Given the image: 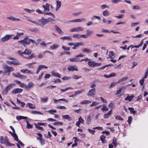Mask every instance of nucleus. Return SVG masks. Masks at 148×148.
Segmentation results:
<instances>
[{
    "label": "nucleus",
    "mask_w": 148,
    "mask_h": 148,
    "mask_svg": "<svg viewBox=\"0 0 148 148\" xmlns=\"http://www.w3.org/2000/svg\"><path fill=\"white\" fill-rule=\"evenodd\" d=\"M28 36H26L23 40L18 41V42L21 44H23V46L25 47V44L27 45H29L30 44V42H31L33 44H35L36 45H37L41 41V40L40 39H38L37 40V42H36L33 40L31 39H28Z\"/></svg>",
    "instance_id": "f257e3e1"
},
{
    "label": "nucleus",
    "mask_w": 148,
    "mask_h": 148,
    "mask_svg": "<svg viewBox=\"0 0 148 148\" xmlns=\"http://www.w3.org/2000/svg\"><path fill=\"white\" fill-rule=\"evenodd\" d=\"M3 69H5L3 73L4 75H9L10 74L11 71L14 70V69L13 67H9L7 65H5Z\"/></svg>",
    "instance_id": "f03ea898"
},
{
    "label": "nucleus",
    "mask_w": 148,
    "mask_h": 148,
    "mask_svg": "<svg viewBox=\"0 0 148 148\" xmlns=\"http://www.w3.org/2000/svg\"><path fill=\"white\" fill-rule=\"evenodd\" d=\"M12 87V84L8 85L5 88V89L3 90L2 92V94L4 95H5L7 94V93L9 90H10Z\"/></svg>",
    "instance_id": "7ed1b4c3"
},
{
    "label": "nucleus",
    "mask_w": 148,
    "mask_h": 148,
    "mask_svg": "<svg viewBox=\"0 0 148 148\" xmlns=\"http://www.w3.org/2000/svg\"><path fill=\"white\" fill-rule=\"evenodd\" d=\"M95 88H92L90 90L88 91L87 95L89 97H92L94 96L95 93Z\"/></svg>",
    "instance_id": "20e7f679"
},
{
    "label": "nucleus",
    "mask_w": 148,
    "mask_h": 148,
    "mask_svg": "<svg viewBox=\"0 0 148 148\" xmlns=\"http://www.w3.org/2000/svg\"><path fill=\"white\" fill-rule=\"evenodd\" d=\"M34 84L32 82H29L27 85H26L25 89L27 90H29L32 89L34 86Z\"/></svg>",
    "instance_id": "39448f33"
},
{
    "label": "nucleus",
    "mask_w": 148,
    "mask_h": 148,
    "mask_svg": "<svg viewBox=\"0 0 148 148\" xmlns=\"http://www.w3.org/2000/svg\"><path fill=\"white\" fill-rule=\"evenodd\" d=\"M83 29L81 27H77L73 28L70 29V32H79V31H82Z\"/></svg>",
    "instance_id": "423d86ee"
},
{
    "label": "nucleus",
    "mask_w": 148,
    "mask_h": 148,
    "mask_svg": "<svg viewBox=\"0 0 148 148\" xmlns=\"http://www.w3.org/2000/svg\"><path fill=\"white\" fill-rule=\"evenodd\" d=\"M9 141V140L7 136H5L4 138H3L2 136H1L0 138V143L4 144H5L8 141Z\"/></svg>",
    "instance_id": "0eeeda50"
},
{
    "label": "nucleus",
    "mask_w": 148,
    "mask_h": 148,
    "mask_svg": "<svg viewBox=\"0 0 148 148\" xmlns=\"http://www.w3.org/2000/svg\"><path fill=\"white\" fill-rule=\"evenodd\" d=\"M12 35H5L1 39V41L3 42L8 41L11 37Z\"/></svg>",
    "instance_id": "6e6552de"
},
{
    "label": "nucleus",
    "mask_w": 148,
    "mask_h": 148,
    "mask_svg": "<svg viewBox=\"0 0 148 148\" xmlns=\"http://www.w3.org/2000/svg\"><path fill=\"white\" fill-rule=\"evenodd\" d=\"M47 19L44 17H42L40 19L38 20V22L42 25H45L47 24Z\"/></svg>",
    "instance_id": "1a4fd4ad"
},
{
    "label": "nucleus",
    "mask_w": 148,
    "mask_h": 148,
    "mask_svg": "<svg viewBox=\"0 0 148 148\" xmlns=\"http://www.w3.org/2000/svg\"><path fill=\"white\" fill-rule=\"evenodd\" d=\"M143 44V40H142V41H141L140 43L137 45H134V46H133L132 45H131L130 46H129L127 48V50H129L130 49V47H132V48H138L139 47H141Z\"/></svg>",
    "instance_id": "9d476101"
},
{
    "label": "nucleus",
    "mask_w": 148,
    "mask_h": 148,
    "mask_svg": "<svg viewBox=\"0 0 148 148\" xmlns=\"http://www.w3.org/2000/svg\"><path fill=\"white\" fill-rule=\"evenodd\" d=\"M23 90L22 89L20 88H16L14 89L12 93L13 94H16L18 93H20L22 92Z\"/></svg>",
    "instance_id": "9b49d317"
},
{
    "label": "nucleus",
    "mask_w": 148,
    "mask_h": 148,
    "mask_svg": "<svg viewBox=\"0 0 148 148\" xmlns=\"http://www.w3.org/2000/svg\"><path fill=\"white\" fill-rule=\"evenodd\" d=\"M47 68L48 67L42 65H39L38 67L36 72V73L37 74H38L41 70L43 68L47 69Z\"/></svg>",
    "instance_id": "f8f14e48"
},
{
    "label": "nucleus",
    "mask_w": 148,
    "mask_h": 148,
    "mask_svg": "<svg viewBox=\"0 0 148 148\" xmlns=\"http://www.w3.org/2000/svg\"><path fill=\"white\" fill-rule=\"evenodd\" d=\"M47 68L48 67L42 65H39L38 67L36 72V73L37 74H38L41 70L43 68L47 69Z\"/></svg>",
    "instance_id": "ddd939ff"
},
{
    "label": "nucleus",
    "mask_w": 148,
    "mask_h": 148,
    "mask_svg": "<svg viewBox=\"0 0 148 148\" xmlns=\"http://www.w3.org/2000/svg\"><path fill=\"white\" fill-rule=\"evenodd\" d=\"M127 97L124 99L125 100L129 101H131L133 99L134 97V95H132L129 96V94H127Z\"/></svg>",
    "instance_id": "4468645a"
},
{
    "label": "nucleus",
    "mask_w": 148,
    "mask_h": 148,
    "mask_svg": "<svg viewBox=\"0 0 148 148\" xmlns=\"http://www.w3.org/2000/svg\"><path fill=\"white\" fill-rule=\"evenodd\" d=\"M44 8V10H46L47 12L49 11V4L48 3H46L45 5H43L42 6Z\"/></svg>",
    "instance_id": "2eb2a0df"
},
{
    "label": "nucleus",
    "mask_w": 148,
    "mask_h": 148,
    "mask_svg": "<svg viewBox=\"0 0 148 148\" xmlns=\"http://www.w3.org/2000/svg\"><path fill=\"white\" fill-rule=\"evenodd\" d=\"M7 63L8 64L11 65L12 64H13L14 65H20L21 64L19 62H16V61H8L7 62Z\"/></svg>",
    "instance_id": "dca6fc26"
},
{
    "label": "nucleus",
    "mask_w": 148,
    "mask_h": 148,
    "mask_svg": "<svg viewBox=\"0 0 148 148\" xmlns=\"http://www.w3.org/2000/svg\"><path fill=\"white\" fill-rule=\"evenodd\" d=\"M70 71H78V69L75 68L73 66H69L67 68Z\"/></svg>",
    "instance_id": "f3484780"
},
{
    "label": "nucleus",
    "mask_w": 148,
    "mask_h": 148,
    "mask_svg": "<svg viewBox=\"0 0 148 148\" xmlns=\"http://www.w3.org/2000/svg\"><path fill=\"white\" fill-rule=\"evenodd\" d=\"M81 60H80L79 58L77 57L74 58H71L70 59V61L71 62H80Z\"/></svg>",
    "instance_id": "a211bd4d"
},
{
    "label": "nucleus",
    "mask_w": 148,
    "mask_h": 148,
    "mask_svg": "<svg viewBox=\"0 0 148 148\" xmlns=\"http://www.w3.org/2000/svg\"><path fill=\"white\" fill-rule=\"evenodd\" d=\"M126 89V88L125 86H122L121 87L120 89L117 90L116 92L115 93V94L117 95H118L119 94V93L120 92H121L122 91H124V90H125Z\"/></svg>",
    "instance_id": "6ab92c4d"
},
{
    "label": "nucleus",
    "mask_w": 148,
    "mask_h": 148,
    "mask_svg": "<svg viewBox=\"0 0 148 148\" xmlns=\"http://www.w3.org/2000/svg\"><path fill=\"white\" fill-rule=\"evenodd\" d=\"M23 33H17L16 35L13 37V39L17 40L19 39V37L21 35L23 34Z\"/></svg>",
    "instance_id": "aec40b11"
},
{
    "label": "nucleus",
    "mask_w": 148,
    "mask_h": 148,
    "mask_svg": "<svg viewBox=\"0 0 148 148\" xmlns=\"http://www.w3.org/2000/svg\"><path fill=\"white\" fill-rule=\"evenodd\" d=\"M55 30L60 34H62L63 32L62 31L61 29L58 27L57 25H55Z\"/></svg>",
    "instance_id": "412c9836"
},
{
    "label": "nucleus",
    "mask_w": 148,
    "mask_h": 148,
    "mask_svg": "<svg viewBox=\"0 0 148 148\" xmlns=\"http://www.w3.org/2000/svg\"><path fill=\"white\" fill-rule=\"evenodd\" d=\"M60 39L63 40H67L70 41L72 40V38L70 36H66L62 37L60 38Z\"/></svg>",
    "instance_id": "4be33fe9"
},
{
    "label": "nucleus",
    "mask_w": 148,
    "mask_h": 148,
    "mask_svg": "<svg viewBox=\"0 0 148 148\" xmlns=\"http://www.w3.org/2000/svg\"><path fill=\"white\" fill-rule=\"evenodd\" d=\"M23 53L24 54L30 55L32 53V51L29 49H26L25 51L23 52Z\"/></svg>",
    "instance_id": "5701e85b"
},
{
    "label": "nucleus",
    "mask_w": 148,
    "mask_h": 148,
    "mask_svg": "<svg viewBox=\"0 0 148 148\" xmlns=\"http://www.w3.org/2000/svg\"><path fill=\"white\" fill-rule=\"evenodd\" d=\"M112 109H111L108 113L107 114H105L104 115V118H108L109 116L111 114L112 112Z\"/></svg>",
    "instance_id": "b1692460"
},
{
    "label": "nucleus",
    "mask_w": 148,
    "mask_h": 148,
    "mask_svg": "<svg viewBox=\"0 0 148 148\" xmlns=\"http://www.w3.org/2000/svg\"><path fill=\"white\" fill-rule=\"evenodd\" d=\"M47 24L49 22H51L52 23H53V22L55 21V19L52 18L51 17H49L47 19Z\"/></svg>",
    "instance_id": "393cba45"
},
{
    "label": "nucleus",
    "mask_w": 148,
    "mask_h": 148,
    "mask_svg": "<svg viewBox=\"0 0 148 148\" xmlns=\"http://www.w3.org/2000/svg\"><path fill=\"white\" fill-rule=\"evenodd\" d=\"M110 54L108 56L111 59H114L115 57L114 53L112 51H110L109 52Z\"/></svg>",
    "instance_id": "a878e982"
},
{
    "label": "nucleus",
    "mask_w": 148,
    "mask_h": 148,
    "mask_svg": "<svg viewBox=\"0 0 148 148\" xmlns=\"http://www.w3.org/2000/svg\"><path fill=\"white\" fill-rule=\"evenodd\" d=\"M62 118H64V119L68 120L69 121H71V117H70L69 115H62Z\"/></svg>",
    "instance_id": "bb28decb"
},
{
    "label": "nucleus",
    "mask_w": 148,
    "mask_h": 148,
    "mask_svg": "<svg viewBox=\"0 0 148 148\" xmlns=\"http://www.w3.org/2000/svg\"><path fill=\"white\" fill-rule=\"evenodd\" d=\"M57 6L56 8V10L57 11L58 10L59 8H60L61 6V3L60 1H57Z\"/></svg>",
    "instance_id": "cd10ccee"
},
{
    "label": "nucleus",
    "mask_w": 148,
    "mask_h": 148,
    "mask_svg": "<svg viewBox=\"0 0 148 148\" xmlns=\"http://www.w3.org/2000/svg\"><path fill=\"white\" fill-rule=\"evenodd\" d=\"M86 35L87 36H91L92 34H93L94 33V32L92 30L90 31L89 30L87 29L86 31Z\"/></svg>",
    "instance_id": "c85d7f7f"
},
{
    "label": "nucleus",
    "mask_w": 148,
    "mask_h": 148,
    "mask_svg": "<svg viewBox=\"0 0 148 148\" xmlns=\"http://www.w3.org/2000/svg\"><path fill=\"white\" fill-rule=\"evenodd\" d=\"M53 101L55 103H56L58 101H65L66 103H68V101L67 100L64 99H59L58 100H57L56 99H53Z\"/></svg>",
    "instance_id": "c756f323"
},
{
    "label": "nucleus",
    "mask_w": 148,
    "mask_h": 148,
    "mask_svg": "<svg viewBox=\"0 0 148 148\" xmlns=\"http://www.w3.org/2000/svg\"><path fill=\"white\" fill-rule=\"evenodd\" d=\"M52 75L53 76H55L56 77H57L59 78H60L61 77L60 75L58 73H55L53 71L51 72Z\"/></svg>",
    "instance_id": "7c9ffc66"
},
{
    "label": "nucleus",
    "mask_w": 148,
    "mask_h": 148,
    "mask_svg": "<svg viewBox=\"0 0 148 148\" xmlns=\"http://www.w3.org/2000/svg\"><path fill=\"white\" fill-rule=\"evenodd\" d=\"M128 109L130 111V112L132 113L133 114H135L136 113V112L134 110V108H133L129 107L128 108Z\"/></svg>",
    "instance_id": "2f4dec72"
},
{
    "label": "nucleus",
    "mask_w": 148,
    "mask_h": 148,
    "mask_svg": "<svg viewBox=\"0 0 148 148\" xmlns=\"http://www.w3.org/2000/svg\"><path fill=\"white\" fill-rule=\"evenodd\" d=\"M103 14L104 16H107L110 14V12L107 10H106L103 12Z\"/></svg>",
    "instance_id": "473e14b6"
},
{
    "label": "nucleus",
    "mask_w": 148,
    "mask_h": 148,
    "mask_svg": "<svg viewBox=\"0 0 148 148\" xmlns=\"http://www.w3.org/2000/svg\"><path fill=\"white\" fill-rule=\"evenodd\" d=\"M24 10L25 11L29 13H32L35 11L34 10H29L28 8H25Z\"/></svg>",
    "instance_id": "72a5a7b5"
},
{
    "label": "nucleus",
    "mask_w": 148,
    "mask_h": 148,
    "mask_svg": "<svg viewBox=\"0 0 148 148\" xmlns=\"http://www.w3.org/2000/svg\"><path fill=\"white\" fill-rule=\"evenodd\" d=\"M59 46V45L57 44H54L50 47V48L52 49H54L58 48Z\"/></svg>",
    "instance_id": "f704fd0d"
},
{
    "label": "nucleus",
    "mask_w": 148,
    "mask_h": 148,
    "mask_svg": "<svg viewBox=\"0 0 148 148\" xmlns=\"http://www.w3.org/2000/svg\"><path fill=\"white\" fill-rule=\"evenodd\" d=\"M82 51L83 52L90 53L92 52L91 50L87 48L83 49Z\"/></svg>",
    "instance_id": "c9c22d12"
},
{
    "label": "nucleus",
    "mask_w": 148,
    "mask_h": 148,
    "mask_svg": "<svg viewBox=\"0 0 148 148\" xmlns=\"http://www.w3.org/2000/svg\"><path fill=\"white\" fill-rule=\"evenodd\" d=\"M91 102V101L88 100H83L80 103L82 104H88Z\"/></svg>",
    "instance_id": "e433bc0d"
},
{
    "label": "nucleus",
    "mask_w": 148,
    "mask_h": 148,
    "mask_svg": "<svg viewBox=\"0 0 148 148\" xmlns=\"http://www.w3.org/2000/svg\"><path fill=\"white\" fill-rule=\"evenodd\" d=\"M33 58H36V56L34 53L32 54L30 56L27 58H26L27 59H31Z\"/></svg>",
    "instance_id": "4c0bfd02"
},
{
    "label": "nucleus",
    "mask_w": 148,
    "mask_h": 148,
    "mask_svg": "<svg viewBox=\"0 0 148 148\" xmlns=\"http://www.w3.org/2000/svg\"><path fill=\"white\" fill-rule=\"evenodd\" d=\"M69 89H71V90L73 89V88L72 87H66L65 89H61L60 90L62 92H65L67 90H68Z\"/></svg>",
    "instance_id": "58836bf2"
},
{
    "label": "nucleus",
    "mask_w": 148,
    "mask_h": 148,
    "mask_svg": "<svg viewBox=\"0 0 148 148\" xmlns=\"http://www.w3.org/2000/svg\"><path fill=\"white\" fill-rule=\"evenodd\" d=\"M101 109L103 111H106L108 110V108H106V106L105 104L103 105V107L101 108Z\"/></svg>",
    "instance_id": "ea45409f"
},
{
    "label": "nucleus",
    "mask_w": 148,
    "mask_h": 148,
    "mask_svg": "<svg viewBox=\"0 0 148 148\" xmlns=\"http://www.w3.org/2000/svg\"><path fill=\"white\" fill-rule=\"evenodd\" d=\"M128 78V77H123L122 79H120L117 82V83H119L121 82H123V81H125L127 80Z\"/></svg>",
    "instance_id": "a19ab883"
},
{
    "label": "nucleus",
    "mask_w": 148,
    "mask_h": 148,
    "mask_svg": "<svg viewBox=\"0 0 148 148\" xmlns=\"http://www.w3.org/2000/svg\"><path fill=\"white\" fill-rule=\"evenodd\" d=\"M91 121V117L90 116H89L87 119L86 121V123L87 124L89 125L90 124V123Z\"/></svg>",
    "instance_id": "79ce46f5"
},
{
    "label": "nucleus",
    "mask_w": 148,
    "mask_h": 148,
    "mask_svg": "<svg viewBox=\"0 0 148 148\" xmlns=\"http://www.w3.org/2000/svg\"><path fill=\"white\" fill-rule=\"evenodd\" d=\"M27 106L29 107V108L31 109H34L35 108V106H32L33 104L31 103H27Z\"/></svg>",
    "instance_id": "37998d69"
},
{
    "label": "nucleus",
    "mask_w": 148,
    "mask_h": 148,
    "mask_svg": "<svg viewBox=\"0 0 148 148\" xmlns=\"http://www.w3.org/2000/svg\"><path fill=\"white\" fill-rule=\"evenodd\" d=\"M48 98L47 97H46L44 98H42V97H41V101L43 102H44V103L46 102L47 101H48Z\"/></svg>",
    "instance_id": "c03bdc74"
},
{
    "label": "nucleus",
    "mask_w": 148,
    "mask_h": 148,
    "mask_svg": "<svg viewBox=\"0 0 148 148\" xmlns=\"http://www.w3.org/2000/svg\"><path fill=\"white\" fill-rule=\"evenodd\" d=\"M13 75L15 77H20V75H21L19 73L17 72L16 73H13Z\"/></svg>",
    "instance_id": "a18cd8bd"
},
{
    "label": "nucleus",
    "mask_w": 148,
    "mask_h": 148,
    "mask_svg": "<svg viewBox=\"0 0 148 148\" xmlns=\"http://www.w3.org/2000/svg\"><path fill=\"white\" fill-rule=\"evenodd\" d=\"M132 8L133 9L139 10L140 9V7L139 5H135L133 6Z\"/></svg>",
    "instance_id": "49530a36"
},
{
    "label": "nucleus",
    "mask_w": 148,
    "mask_h": 148,
    "mask_svg": "<svg viewBox=\"0 0 148 148\" xmlns=\"http://www.w3.org/2000/svg\"><path fill=\"white\" fill-rule=\"evenodd\" d=\"M35 126L38 129L40 130H43V128L42 127H40L38 125V124H34Z\"/></svg>",
    "instance_id": "de8ad7c7"
},
{
    "label": "nucleus",
    "mask_w": 148,
    "mask_h": 148,
    "mask_svg": "<svg viewBox=\"0 0 148 148\" xmlns=\"http://www.w3.org/2000/svg\"><path fill=\"white\" fill-rule=\"evenodd\" d=\"M132 118L131 116H129L128 117L127 122L129 123V125H130L131 122H132Z\"/></svg>",
    "instance_id": "09e8293b"
},
{
    "label": "nucleus",
    "mask_w": 148,
    "mask_h": 148,
    "mask_svg": "<svg viewBox=\"0 0 148 148\" xmlns=\"http://www.w3.org/2000/svg\"><path fill=\"white\" fill-rule=\"evenodd\" d=\"M94 62L93 61H89L88 62V65L89 66L94 67L93 64H94Z\"/></svg>",
    "instance_id": "8fccbe9b"
},
{
    "label": "nucleus",
    "mask_w": 148,
    "mask_h": 148,
    "mask_svg": "<svg viewBox=\"0 0 148 148\" xmlns=\"http://www.w3.org/2000/svg\"><path fill=\"white\" fill-rule=\"evenodd\" d=\"M53 124L55 125H62L63 123L57 121L56 122L54 123Z\"/></svg>",
    "instance_id": "3c124183"
},
{
    "label": "nucleus",
    "mask_w": 148,
    "mask_h": 148,
    "mask_svg": "<svg viewBox=\"0 0 148 148\" xmlns=\"http://www.w3.org/2000/svg\"><path fill=\"white\" fill-rule=\"evenodd\" d=\"M31 113L32 114H42L40 112L37 111H32L31 112Z\"/></svg>",
    "instance_id": "603ef678"
},
{
    "label": "nucleus",
    "mask_w": 148,
    "mask_h": 148,
    "mask_svg": "<svg viewBox=\"0 0 148 148\" xmlns=\"http://www.w3.org/2000/svg\"><path fill=\"white\" fill-rule=\"evenodd\" d=\"M87 130L90 133L92 134L93 135L95 133V130H92L89 128Z\"/></svg>",
    "instance_id": "864d4df0"
},
{
    "label": "nucleus",
    "mask_w": 148,
    "mask_h": 148,
    "mask_svg": "<svg viewBox=\"0 0 148 148\" xmlns=\"http://www.w3.org/2000/svg\"><path fill=\"white\" fill-rule=\"evenodd\" d=\"M95 82H96V81H95L94 82H92L91 83V85H90V87L91 88H94L96 87V85L95 83Z\"/></svg>",
    "instance_id": "5fc2aeb1"
},
{
    "label": "nucleus",
    "mask_w": 148,
    "mask_h": 148,
    "mask_svg": "<svg viewBox=\"0 0 148 148\" xmlns=\"http://www.w3.org/2000/svg\"><path fill=\"white\" fill-rule=\"evenodd\" d=\"M99 104V103L97 102L94 101L90 105V106L92 107L95 106H97Z\"/></svg>",
    "instance_id": "6e6d98bb"
},
{
    "label": "nucleus",
    "mask_w": 148,
    "mask_h": 148,
    "mask_svg": "<svg viewBox=\"0 0 148 148\" xmlns=\"http://www.w3.org/2000/svg\"><path fill=\"white\" fill-rule=\"evenodd\" d=\"M101 32L103 33H110V32L108 30L104 29H102Z\"/></svg>",
    "instance_id": "4d7b16f0"
},
{
    "label": "nucleus",
    "mask_w": 148,
    "mask_h": 148,
    "mask_svg": "<svg viewBox=\"0 0 148 148\" xmlns=\"http://www.w3.org/2000/svg\"><path fill=\"white\" fill-rule=\"evenodd\" d=\"M79 46L78 42H76L74 44V47L72 48L74 49H76V47Z\"/></svg>",
    "instance_id": "13d9d810"
},
{
    "label": "nucleus",
    "mask_w": 148,
    "mask_h": 148,
    "mask_svg": "<svg viewBox=\"0 0 148 148\" xmlns=\"http://www.w3.org/2000/svg\"><path fill=\"white\" fill-rule=\"evenodd\" d=\"M48 112H49V113H50L51 114H53V112H57V111L56 110H53V109L50 110H49L47 111Z\"/></svg>",
    "instance_id": "bf43d9fd"
},
{
    "label": "nucleus",
    "mask_w": 148,
    "mask_h": 148,
    "mask_svg": "<svg viewBox=\"0 0 148 148\" xmlns=\"http://www.w3.org/2000/svg\"><path fill=\"white\" fill-rule=\"evenodd\" d=\"M73 37L75 38H77L78 39H79L80 38V34H75L73 36Z\"/></svg>",
    "instance_id": "052dcab7"
},
{
    "label": "nucleus",
    "mask_w": 148,
    "mask_h": 148,
    "mask_svg": "<svg viewBox=\"0 0 148 148\" xmlns=\"http://www.w3.org/2000/svg\"><path fill=\"white\" fill-rule=\"evenodd\" d=\"M81 76H78V75H74L73 76V78L75 79H77L81 78Z\"/></svg>",
    "instance_id": "680f3d73"
},
{
    "label": "nucleus",
    "mask_w": 148,
    "mask_h": 148,
    "mask_svg": "<svg viewBox=\"0 0 148 148\" xmlns=\"http://www.w3.org/2000/svg\"><path fill=\"white\" fill-rule=\"evenodd\" d=\"M15 18L13 16H10L8 17L7 18L8 19L12 21H14Z\"/></svg>",
    "instance_id": "e2e57ef3"
},
{
    "label": "nucleus",
    "mask_w": 148,
    "mask_h": 148,
    "mask_svg": "<svg viewBox=\"0 0 148 148\" xmlns=\"http://www.w3.org/2000/svg\"><path fill=\"white\" fill-rule=\"evenodd\" d=\"M78 121L79 122H80L81 123H84V121L81 117V116H80V117L78 119Z\"/></svg>",
    "instance_id": "0e129e2a"
},
{
    "label": "nucleus",
    "mask_w": 148,
    "mask_h": 148,
    "mask_svg": "<svg viewBox=\"0 0 148 148\" xmlns=\"http://www.w3.org/2000/svg\"><path fill=\"white\" fill-rule=\"evenodd\" d=\"M145 81L144 78H142L139 81L140 84L142 86L143 84Z\"/></svg>",
    "instance_id": "69168bd1"
},
{
    "label": "nucleus",
    "mask_w": 148,
    "mask_h": 148,
    "mask_svg": "<svg viewBox=\"0 0 148 148\" xmlns=\"http://www.w3.org/2000/svg\"><path fill=\"white\" fill-rule=\"evenodd\" d=\"M115 119L118 120L119 121H122L123 119L122 118H121L120 116H117L115 117Z\"/></svg>",
    "instance_id": "338daca9"
},
{
    "label": "nucleus",
    "mask_w": 148,
    "mask_h": 148,
    "mask_svg": "<svg viewBox=\"0 0 148 148\" xmlns=\"http://www.w3.org/2000/svg\"><path fill=\"white\" fill-rule=\"evenodd\" d=\"M33 127L32 125H31L29 123H28L27 125L26 128L27 129H30Z\"/></svg>",
    "instance_id": "774afa93"
}]
</instances>
